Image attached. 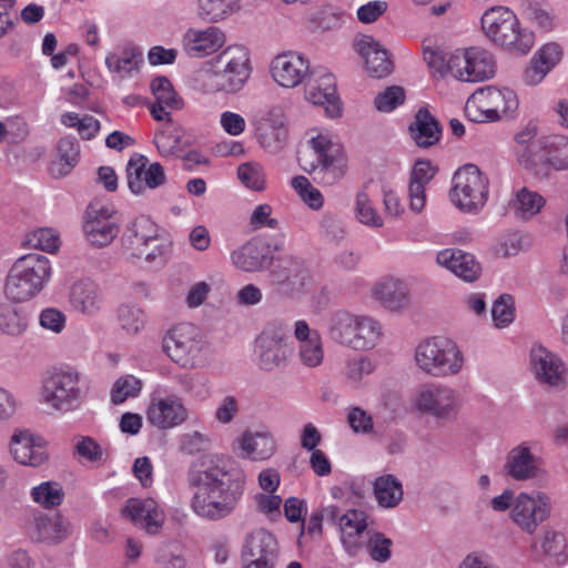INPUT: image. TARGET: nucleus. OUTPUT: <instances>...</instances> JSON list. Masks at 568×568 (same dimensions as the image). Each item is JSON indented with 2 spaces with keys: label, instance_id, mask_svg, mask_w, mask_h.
<instances>
[{
  "label": "nucleus",
  "instance_id": "obj_1",
  "mask_svg": "<svg viewBox=\"0 0 568 568\" xmlns=\"http://www.w3.org/2000/svg\"><path fill=\"white\" fill-rule=\"evenodd\" d=\"M187 486L191 490L189 507L205 521H219L230 516L243 495L242 484L219 465L190 469Z\"/></svg>",
  "mask_w": 568,
  "mask_h": 568
},
{
  "label": "nucleus",
  "instance_id": "obj_2",
  "mask_svg": "<svg viewBox=\"0 0 568 568\" xmlns=\"http://www.w3.org/2000/svg\"><path fill=\"white\" fill-rule=\"evenodd\" d=\"M424 59L432 69L463 82L485 81L493 78L496 72L493 54L479 47L458 49L446 53L435 49H425Z\"/></svg>",
  "mask_w": 568,
  "mask_h": 568
},
{
  "label": "nucleus",
  "instance_id": "obj_3",
  "mask_svg": "<svg viewBox=\"0 0 568 568\" xmlns=\"http://www.w3.org/2000/svg\"><path fill=\"white\" fill-rule=\"evenodd\" d=\"M52 273V264L47 256L26 254L11 265L3 287L4 295L14 303L30 301L49 284Z\"/></svg>",
  "mask_w": 568,
  "mask_h": 568
},
{
  "label": "nucleus",
  "instance_id": "obj_4",
  "mask_svg": "<svg viewBox=\"0 0 568 568\" xmlns=\"http://www.w3.org/2000/svg\"><path fill=\"white\" fill-rule=\"evenodd\" d=\"M416 367L425 375L446 378L462 373L465 357L459 346L444 336L422 339L414 351Z\"/></svg>",
  "mask_w": 568,
  "mask_h": 568
},
{
  "label": "nucleus",
  "instance_id": "obj_5",
  "mask_svg": "<svg viewBox=\"0 0 568 568\" xmlns=\"http://www.w3.org/2000/svg\"><path fill=\"white\" fill-rule=\"evenodd\" d=\"M481 29L491 42L511 51L527 53L535 43L534 33L521 28L518 17L508 7L487 9L481 17Z\"/></svg>",
  "mask_w": 568,
  "mask_h": 568
},
{
  "label": "nucleus",
  "instance_id": "obj_6",
  "mask_svg": "<svg viewBox=\"0 0 568 568\" xmlns=\"http://www.w3.org/2000/svg\"><path fill=\"white\" fill-rule=\"evenodd\" d=\"M40 395L42 403L57 412L75 410L84 397L81 374L68 365L50 368L42 377Z\"/></svg>",
  "mask_w": 568,
  "mask_h": 568
},
{
  "label": "nucleus",
  "instance_id": "obj_7",
  "mask_svg": "<svg viewBox=\"0 0 568 568\" xmlns=\"http://www.w3.org/2000/svg\"><path fill=\"white\" fill-rule=\"evenodd\" d=\"M223 65L210 75L204 84L205 92L235 94L248 82L253 67L250 51L243 45H229L216 58Z\"/></svg>",
  "mask_w": 568,
  "mask_h": 568
},
{
  "label": "nucleus",
  "instance_id": "obj_8",
  "mask_svg": "<svg viewBox=\"0 0 568 568\" xmlns=\"http://www.w3.org/2000/svg\"><path fill=\"white\" fill-rule=\"evenodd\" d=\"M463 407L460 392L444 383L429 382L419 385L410 397V408L420 416L437 420L457 418Z\"/></svg>",
  "mask_w": 568,
  "mask_h": 568
},
{
  "label": "nucleus",
  "instance_id": "obj_9",
  "mask_svg": "<svg viewBox=\"0 0 568 568\" xmlns=\"http://www.w3.org/2000/svg\"><path fill=\"white\" fill-rule=\"evenodd\" d=\"M519 101L509 88L487 85L477 89L466 101V116L477 123H491L503 118L514 116Z\"/></svg>",
  "mask_w": 568,
  "mask_h": 568
},
{
  "label": "nucleus",
  "instance_id": "obj_10",
  "mask_svg": "<svg viewBox=\"0 0 568 568\" xmlns=\"http://www.w3.org/2000/svg\"><path fill=\"white\" fill-rule=\"evenodd\" d=\"M490 194V180L477 165L468 163L457 169L452 179L450 200L462 212L478 214Z\"/></svg>",
  "mask_w": 568,
  "mask_h": 568
},
{
  "label": "nucleus",
  "instance_id": "obj_11",
  "mask_svg": "<svg viewBox=\"0 0 568 568\" xmlns=\"http://www.w3.org/2000/svg\"><path fill=\"white\" fill-rule=\"evenodd\" d=\"M146 423L158 430H170L185 424L190 410L184 399L165 384H154L144 408Z\"/></svg>",
  "mask_w": 568,
  "mask_h": 568
},
{
  "label": "nucleus",
  "instance_id": "obj_12",
  "mask_svg": "<svg viewBox=\"0 0 568 568\" xmlns=\"http://www.w3.org/2000/svg\"><path fill=\"white\" fill-rule=\"evenodd\" d=\"M163 348L171 361L184 369L200 367L209 354L201 329L192 323H181L171 328Z\"/></svg>",
  "mask_w": 568,
  "mask_h": 568
},
{
  "label": "nucleus",
  "instance_id": "obj_13",
  "mask_svg": "<svg viewBox=\"0 0 568 568\" xmlns=\"http://www.w3.org/2000/svg\"><path fill=\"white\" fill-rule=\"evenodd\" d=\"M124 252L131 256L145 257L153 262L164 256L170 244L160 236L159 226L145 215L133 219L124 229L121 237Z\"/></svg>",
  "mask_w": 568,
  "mask_h": 568
},
{
  "label": "nucleus",
  "instance_id": "obj_14",
  "mask_svg": "<svg viewBox=\"0 0 568 568\" xmlns=\"http://www.w3.org/2000/svg\"><path fill=\"white\" fill-rule=\"evenodd\" d=\"M293 355L290 337L281 326L268 324L255 338L254 361L263 372H276L288 366Z\"/></svg>",
  "mask_w": 568,
  "mask_h": 568
},
{
  "label": "nucleus",
  "instance_id": "obj_15",
  "mask_svg": "<svg viewBox=\"0 0 568 568\" xmlns=\"http://www.w3.org/2000/svg\"><path fill=\"white\" fill-rule=\"evenodd\" d=\"M552 505L550 496L542 490L520 491L509 513L514 525L525 534L534 535L537 528L548 520Z\"/></svg>",
  "mask_w": 568,
  "mask_h": 568
},
{
  "label": "nucleus",
  "instance_id": "obj_16",
  "mask_svg": "<svg viewBox=\"0 0 568 568\" xmlns=\"http://www.w3.org/2000/svg\"><path fill=\"white\" fill-rule=\"evenodd\" d=\"M308 59L297 51H283L275 54L268 64L272 80L283 89L301 85L310 74Z\"/></svg>",
  "mask_w": 568,
  "mask_h": 568
},
{
  "label": "nucleus",
  "instance_id": "obj_17",
  "mask_svg": "<svg viewBox=\"0 0 568 568\" xmlns=\"http://www.w3.org/2000/svg\"><path fill=\"white\" fill-rule=\"evenodd\" d=\"M305 84V99L315 105L325 109L328 118H338L342 114V103L336 92L335 77L326 70L310 71Z\"/></svg>",
  "mask_w": 568,
  "mask_h": 568
},
{
  "label": "nucleus",
  "instance_id": "obj_18",
  "mask_svg": "<svg viewBox=\"0 0 568 568\" xmlns=\"http://www.w3.org/2000/svg\"><path fill=\"white\" fill-rule=\"evenodd\" d=\"M115 213V210L109 205L89 207L83 232L90 245L104 247L113 242L119 234V224L113 220Z\"/></svg>",
  "mask_w": 568,
  "mask_h": 568
},
{
  "label": "nucleus",
  "instance_id": "obj_19",
  "mask_svg": "<svg viewBox=\"0 0 568 568\" xmlns=\"http://www.w3.org/2000/svg\"><path fill=\"white\" fill-rule=\"evenodd\" d=\"M126 181L130 191L135 195L146 190H154L165 182V173L158 162L149 164L146 156L133 154L126 163Z\"/></svg>",
  "mask_w": 568,
  "mask_h": 568
},
{
  "label": "nucleus",
  "instance_id": "obj_20",
  "mask_svg": "<svg viewBox=\"0 0 568 568\" xmlns=\"http://www.w3.org/2000/svg\"><path fill=\"white\" fill-rule=\"evenodd\" d=\"M225 40V33L215 26L190 27L181 37V47L189 58L204 59L216 53Z\"/></svg>",
  "mask_w": 568,
  "mask_h": 568
},
{
  "label": "nucleus",
  "instance_id": "obj_21",
  "mask_svg": "<svg viewBox=\"0 0 568 568\" xmlns=\"http://www.w3.org/2000/svg\"><path fill=\"white\" fill-rule=\"evenodd\" d=\"M9 453L16 463L23 466L38 467L48 458L43 438L26 428L13 430Z\"/></svg>",
  "mask_w": 568,
  "mask_h": 568
},
{
  "label": "nucleus",
  "instance_id": "obj_22",
  "mask_svg": "<svg viewBox=\"0 0 568 568\" xmlns=\"http://www.w3.org/2000/svg\"><path fill=\"white\" fill-rule=\"evenodd\" d=\"M531 371L535 378L544 385L561 388L566 384V365L555 353L542 346H535L530 352Z\"/></svg>",
  "mask_w": 568,
  "mask_h": 568
},
{
  "label": "nucleus",
  "instance_id": "obj_23",
  "mask_svg": "<svg viewBox=\"0 0 568 568\" xmlns=\"http://www.w3.org/2000/svg\"><path fill=\"white\" fill-rule=\"evenodd\" d=\"M255 138L262 149L268 153L282 151L288 143V126L283 114L272 110L255 123Z\"/></svg>",
  "mask_w": 568,
  "mask_h": 568
},
{
  "label": "nucleus",
  "instance_id": "obj_24",
  "mask_svg": "<svg viewBox=\"0 0 568 568\" xmlns=\"http://www.w3.org/2000/svg\"><path fill=\"white\" fill-rule=\"evenodd\" d=\"M293 334L297 341V358L302 366L316 368L324 363L325 349L321 334L312 329L306 321L294 323Z\"/></svg>",
  "mask_w": 568,
  "mask_h": 568
},
{
  "label": "nucleus",
  "instance_id": "obj_25",
  "mask_svg": "<svg viewBox=\"0 0 568 568\" xmlns=\"http://www.w3.org/2000/svg\"><path fill=\"white\" fill-rule=\"evenodd\" d=\"M354 48L368 75L381 79L392 73L393 61L379 41L371 36H362L355 40Z\"/></svg>",
  "mask_w": 568,
  "mask_h": 568
},
{
  "label": "nucleus",
  "instance_id": "obj_26",
  "mask_svg": "<svg viewBox=\"0 0 568 568\" xmlns=\"http://www.w3.org/2000/svg\"><path fill=\"white\" fill-rule=\"evenodd\" d=\"M123 513L148 534H158L165 521L164 508L153 498H130Z\"/></svg>",
  "mask_w": 568,
  "mask_h": 568
},
{
  "label": "nucleus",
  "instance_id": "obj_27",
  "mask_svg": "<svg viewBox=\"0 0 568 568\" xmlns=\"http://www.w3.org/2000/svg\"><path fill=\"white\" fill-rule=\"evenodd\" d=\"M539 131L538 120L530 119L514 133L513 153L517 162L525 168L538 164V158L542 150L541 136L538 138Z\"/></svg>",
  "mask_w": 568,
  "mask_h": 568
},
{
  "label": "nucleus",
  "instance_id": "obj_28",
  "mask_svg": "<svg viewBox=\"0 0 568 568\" xmlns=\"http://www.w3.org/2000/svg\"><path fill=\"white\" fill-rule=\"evenodd\" d=\"M372 296L387 311L402 313L410 305V290L405 280L387 276L372 287Z\"/></svg>",
  "mask_w": 568,
  "mask_h": 568
},
{
  "label": "nucleus",
  "instance_id": "obj_29",
  "mask_svg": "<svg viewBox=\"0 0 568 568\" xmlns=\"http://www.w3.org/2000/svg\"><path fill=\"white\" fill-rule=\"evenodd\" d=\"M69 302L73 311L85 316H95L104 305L101 287L92 280L74 282L70 288Z\"/></svg>",
  "mask_w": 568,
  "mask_h": 568
},
{
  "label": "nucleus",
  "instance_id": "obj_30",
  "mask_svg": "<svg viewBox=\"0 0 568 568\" xmlns=\"http://www.w3.org/2000/svg\"><path fill=\"white\" fill-rule=\"evenodd\" d=\"M436 263L466 282L476 281L481 273V267L474 255L456 248L439 251L436 254Z\"/></svg>",
  "mask_w": 568,
  "mask_h": 568
},
{
  "label": "nucleus",
  "instance_id": "obj_31",
  "mask_svg": "<svg viewBox=\"0 0 568 568\" xmlns=\"http://www.w3.org/2000/svg\"><path fill=\"white\" fill-rule=\"evenodd\" d=\"M505 470L515 480H528L541 475L537 457L527 443L514 447L507 455Z\"/></svg>",
  "mask_w": 568,
  "mask_h": 568
},
{
  "label": "nucleus",
  "instance_id": "obj_32",
  "mask_svg": "<svg viewBox=\"0 0 568 568\" xmlns=\"http://www.w3.org/2000/svg\"><path fill=\"white\" fill-rule=\"evenodd\" d=\"M143 63L142 51L134 45H124L108 52L105 67L113 79L124 80L139 72Z\"/></svg>",
  "mask_w": 568,
  "mask_h": 568
},
{
  "label": "nucleus",
  "instance_id": "obj_33",
  "mask_svg": "<svg viewBox=\"0 0 568 568\" xmlns=\"http://www.w3.org/2000/svg\"><path fill=\"white\" fill-rule=\"evenodd\" d=\"M28 532L37 541L60 542L71 532V526L61 517L37 514L28 523Z\"/></svg>",
  "mask_w": 568,
  "mask_h": 568
},
{
  "label": "nucleus",
  "instance_id": "obj_34",
  "mask_svg": "<svg viewBox=\"0 0 568 568\" xmlns=\"http://www.w3.org/2000/svg\"><path fill=\"white\" fill-rule=\"evenodd\" d=\"M437 168L428 160H417L412 170L408 187L409 209L420 213L426 205V185L435 176Z\"/></svg>",
  "mask_w": 568,
  "mask_h": 568
},
{
  "label": "nucleus",
  "instance_id": "obj_35",
  "mask_svg": "<svg viewBox=\"0 0 568 568\" xmlns=\"http://www.w3.org/2000/svg\"><path fill=\"white\" fill-rule=\"evenodd\" d=\"M235 443L241 457L255 462L268 459L276 449V442L267 432H244Z\"/></svg>",
  "mask_w": 568,
  "mask_h": 568
},
{
  "label": "nucleus",
  "instance_id": "obj_36",
  "mask_svg": "<svg viewBox=\"0 0 568 568\" xmlns=\"http://www.w3.org/2000/svg\"><path fill=\"white\" fill-rule=\"evenodd\" d=\"M368 515L364 510L349 509L338 518L341 541L347 552L355 554L359 548L362 535L368 526Z\"/></svg>",
  "mask_w": 568,
  "mask_h": 568
},
{
  "label": "nucleus",
  "instance_id": "obj_37",
  "mask_svg": "<svg viewBox=\"0 0 568 568\" xmlns=\"http://www.w3.org/2000/svg\"><path fill=\"white\" fill-rule=\"evenodd\" d=\"M310 280V272L300 260H285L272 271V282L285 292L302 290Z\"/></svg>",
  "mask_w": 568,
  "mask_h": 568
},
{
  "label": "nucleus",
  "instance_id": "obj_38",
  "mask_svg": "<svg viewBox=\"0 0 568 568\" xmlns=\"http://www.w3.org/2000/svg\"><path fill=\"white\" fill-rule=\"evenodd\" d=\"M359 317L361 315L344 310L331 313L326 320L328 337L339 345L351 347Z\"/></svg>",
  "mask_w": 568,
  "mask_h": 568
},
{
  "label": "nucleus",
  "instance_id": "obj_39",
  "mask_svg": "<svg viewBox=\"0 0 568 568\" xmlns=\"http://www.w3.org/2000/svg\"><path fill=\"white\" fill-rule=\"evenodd\" d=\"M307 136V146L313 155L310 162L327 161L346 154L343 146L328 130L310 129Z\"/></svg>",
  "mask_w": 568,
  "mask_h": 568
},
{
  "label": "nucleus",
  "instance_id": "obj_40",
  "mask_svg": "<svg viewBox=\"0 0 568 568\" xmlns=\"http://www.w3.org/2000/svg\"><path fill=\"white\" fill-rule=\"evenodd\" d=\"M373 496L382 509H394L404 499L402 481L392 474L376 477L372 484Z\"/></svg>",
  "mask_w": 568,
  "mask_h": 568
},
{
  "label": "nucleus",
  "instance_id": "obj_41",
  "mask_svg": "<svg viewBox=\"0 0 568 568\" xmlns=\"http://www.w3.org/2000/svg\"><path fill=\"white\" fill-rule=\"evenodd\" d=\"M541 153L538 164H547L560 171L568 169V136L564 134H550L541 136Z\"/></svg>",
  "mask_w": 568,
  "mask_h": 568
},
{
  "label": "nucleus",
  "instance_id": "obj_42",
  "mask_svg": "<svg viewBox=\"0 0 568 568\" xmlns=\"http://www.w3.org/2000/svg\"><path fill=\"white\" fill-rule=\"evenodd\" d=\"M73 456L81 463L104 465L110 458V446L88 435H75L72 440Z\"/></svg>",
  "mask_w": 568,
  "mask_h": 568
},
{
  "label": "nucleus",
  "instance_id": "obj_43",
  "mask_svg": "<svg viewBox=\"0 0 568 568\" xmlns=\"http://www.w3.org/2000/svg\"><path fill=\"white\" fill-rule=\"evenodd\" d=\"M346 154L322 162H307L304 170L313 175L315 182L324 186H331L339 182L346 173Z\"/></svg>",
  "mask_w": 568,
  "mask_h": 568
},
{
  "label": "nucleus",
  "instance_id": "obj_44",
  "mask_svg": "<svg viewBox=\"0 0 568 568\" xmlns=\"http://www.w3.org/2000/svg\"><path fill=\"white\" fill-rule=\"evenodd\" d=\"M276 552L277 541L270 531L257 529L246 537L243 554L251 560H266L270 564Z\"/></svg>",
  "mask_w": 568,
  "mask_h": 568
},
{
  "label": "nucleus",
  "instance_id": "obj_45",
  "mask_svg": "<svg viewBox=\"0 0 568 568\" xmlns=\"http://www.w3.org/2000/svg\"><path fill=\"white\" fill-rule=\"evenodd\" d=\"M412 139L418 146H430L439 141L440 128L435 118L424 109H420L414 122L409 126Z\"/></svg>",
  "mask_w": 568,
  "mask_h": 568
},
{
  "label": "nucleus",
  "instance_id": "obj_46",
  "mask_svg": "<svg viewBox=\"0 0 568 568\" xmlns=\"http://www.w3.org/2000/svg\"><path fill=\"white\" fill-rule=\"evenodd\" d=\"M153 142L159 153L164 158H179L185 151L183 130L172 123H168L156 131Z\"/></svg>",
  "mask_w": 568,
  "mask_h": 568
},
{
  "label": "nucleus",
  "instance_id": "obj_47",
  "mask_svg": "<svg viewBox=\"0 0 568 568\" xmlns=\"http://www.w3.org/2000/svg\"><path fill=\"white\" fill-rule=\"evenodd\" d=\"M240 9V0H196L199 19L211 23L222 22Z\"/></svg>",
  "mask_w": 568,
  "mask_h": 568
},
{
  "label": "nucleus",
  "instance_id": "obj_48",
  "mask_svg": "<svg viewBox=\"0 0 568 568\" xmlns=\"http://www.w3.org/2000/svg\"><path fill=\"white\" fill-rule=\"evenodd\" d=\"M80 158L79 143L72 138H62L57 145L55 159L50 171L54 176H64L77 165Z\"/></svg>",
  "mask_w": 568,
  "mask_h": 568
},
{
  "label": "nucleus",
  "instance_id": "obj_49",
  "mask_svg": "<svg viewBox=\"0 0 568 568\" xmlns=\"http://www.w3.org/2000/svg\"><path fill=\"white\" fill-rule=\"evenodd\" d=\"M29 326V317L23 308L0 303V334L10 337L22 336Z\"/></svg>",
  "mask_w": 568,
  "mask_h": 568
},
{
  "label": "nucleus",
  "instance_id": "obj_50",
  "mask_svg": "<svg viewBox=\"0 0 568 568\" xmlns=\"http://www.w3.org/2000/svg\"><path fill=\"white\" fill-rule=\"evenodd\" d=\"M381 337V324L371 316L361 315L351 348L361 351L372 349L378 344Z\"/></svg>",
  "mask_w": 568,
  "mask_h": 568
},
{
  "label": "nucleus",
  "instance_id": "obj_51",
  "mask_svg": "<svg viewBox=\"0 0 568 568\" xmlns=\"http://www.w3.org/2000/svg\"><path fill=\"white\" fill-rule=\"evenodd\" d=\"M353 210L356 220L361 224L372 229H381L384 226V219L378 213L366 190L363 189L356 193Z\"/></svg>",
  "mask_w": 568,
  "mask_h": 568
},
{
  "label": "nucleus",
  "instance_id": "obj_52",
  "mask_svg": "<svg viewBox=\"0 0 568 568\" xmlns=\"http://www.w3.org/2000/svg\"><path fill=\"white\" fill-rule=\"evenodd\" d=\"M64 496L62 485L54 480L42 481L30 490L32 501L44 509L59 507L63 503Z\"/></svg>",
  "mask_w": 568,
  "mask_h": 568
},
{
  "label": "nucleus",
  "instance_id": "obj_53",
  "mask_svg": "<svg viewBox=\"0 0 568 568\" xmlns=\"http://www.w3.org/2000/svg\"><path fill=\"white\" fill-rule=\"evenodd\" d=\"M176 382L182 390L195 400L204 402L212 396L211 382L203 373H183Z\"/></svg>",
  "mask_w": 568,
  "mask_h": 568
},
{
  "label": "nucleus",
  "instance_id": "obj_54",
  "mask_svg": "<svg viewBox=\"0 0 568 568\" xmlns=\"http://www.w3.org/2000/svg\"><path fill=\"white\" fill-rule=\"evenodd\" d=\"M545 205V199L537 192L521 187L515 194L513 210L520 219H530L540 212Z\"/></svg>",
  "mask_w": 568,
  "mask_h": 568
},
{
  "label": "nucleus",
  "instance_id": "obj_55",
  "mask_svg": "<svg viewBox=\"0 0 568 568\" xmlns=\"http://www.w3.org/2000/svg\"><path fill=\"white\" fill-rule=\"evenodd\" d=\"M23 244L30 248L55 253L60 247V235L51 227H38L28 232Z\"/></svg>",
  "mask_w": 568,
  "mask_h": 568
},
{
  "label": "nucleus",
  "instance_id": "obj_56",
  "mask_svg": "<svg viewBox=\"0 0 568 568\" xmlns=\"http://www.w3.org/2000/svg\"><path fill=\"white\" fill-rule=\"evenodd\" d=\"M232 263L245 272H256L264 267L265 258L255 243L248 242L231 254Z\"/></svg>",
  "mask_w": 568,
  "mask_h": 568
},
{
  "label": "nucleus",
  "instance_id": "obj_57",
  "mask_svg": "<svg viewBox=\"0 0 568 568\" xmlns=\"http://www.w3.org/2000/svg\"><path fill=\"white\" fill-rule=\"evenodd\" d=\"M118 321L125 334L135 336L145 328L148 318L141 307L135 305H122L118 310Z\"/></svg>",
  "mask_w": 568,
  "mask_h": 568
},
{
  "label": "nucleus",
  "instance_id": "obj_58",
  "mask_svg": "<svg viewBox=\"0 0 568 568\" xmlns=\"http://www.w3.org/2000/svg\"><path fill=\"white\" fill-rule=\"evenodd\" d=\"M143 381L134 375L120 376L113 384L110 399L113 404L119 405L129 398H136L143 389Z\"/></svg>",
  "mask_w": 568,
  "mask_h": 568
},
{
  "label": "nucleus",
  "instance_id": "obj_59",
  "mask_svg": "<svg viewBox=\"0 0 568 568\" xmlns=\"http://www.w3.org/2000/svg\"><path fill=\"white\" fill-rule=\"evenodd\" d=\"M155 102L164 103L170 109H181L183 101L173 89L171 81L165 77H158L150 84Z\"/></svg>",
  "mask_w": 568,
  "mask_h": 568
},
{
  "label": "nucleus",
  "instance_id": "obj_60",
  "mask_svg": "<svg viewBox=\"0 0 568 568\" xmlns=\"http://www.w3.org/2000/svg\"><path fill=\"white\" fill-rule=\"evenodd\" d=\"M376 368V363L369 356H358L349 359L344 368V376L351 385H358L362 379L371 375Z\"/></svg>",
  "mask_w": 568,
  "mask_h": 568
},
{
  "label": "nucleus",
  "instance_id": "obj_61",
  "mask_svg": "<svg viewBox=\"0 0 568 568\" xmlns=\"http://www.w3.org/2000/svg\"><path fill=\"white\" fill-rule=\"evenodd\" d=\"M292 187L296 191L303 202L312 210H320L324 205V196L318 189L312 185L307 178L300 175L295 176L292 182Z\"/></svg>",
  "mask_w": 568,
  "mask_h": 568
},
{
  "label": "nucleus",
  "instance_id": "obj_62",
  "mask_svg": "<svg viewBox=\"0 0 568 568\" xmlns=\"http://www.w3.org/2000/svg\"><path fill=\"white\" fill-rule=\"evenodd\" d=\"M237 176L240 181L254 191H263L265 189V172L263 166L257 162H246L237 168Z\"/></svg>",
  "mask_w": 568,
  "mask_h": 568
},
{
  "label": "nucleus",
  "instance_id": "obj_63",
  "mask_svg": "<svg viewBox=\"0 0 568 568\" xmlns=\"http://www.w3.org/2000/svg\"><path fill=\"white\" fill-rule=\"evenodd\" d=\"M529 20L540 30L549 32L555 29L557 24V17L554 9L539 3H530L527 8Z\"/></svg>",
  "mask_w": 568,
  "mask_h": 568
},
{
  "label": "nucleus",
  "instance_id": "obj_64",
  "mask_svg": "<svg viewBox=\"0 0 568 568\" xmlns=\"http://www.w3.org/2000/svg\"><path fill=\"white\" fill-rule=\"evenodd\" d=\"M406 99L405 90L398 85L387 87L374 99V105L377 111L389 113L404 103Z\"/></svg>",
  "mask_w": 568,
  "mask_h": 568
}]
</instances>
